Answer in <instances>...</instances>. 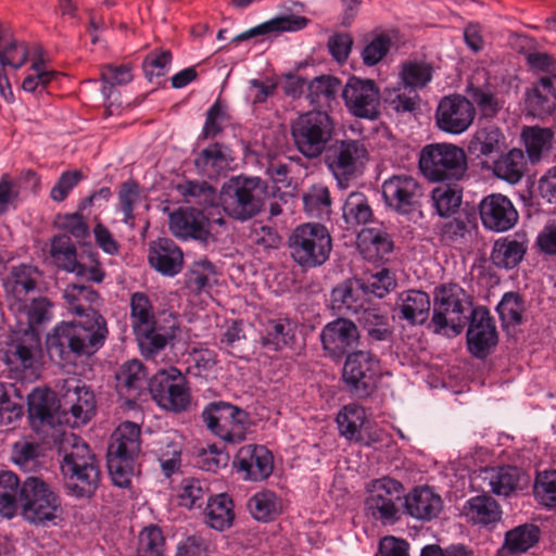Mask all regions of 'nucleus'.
I'll use <instances>...</instances> for the list:
<instances>
[{
	"label": "nucleus",
	"mask_w": 556,
	"mask_h": 556,
	"mask_svg": "<svg viewBox=\"0 0 556 556\" xmlns=\"http://www.w3.org/2000/svg\"><path fill=\"white\" fill-rule=\"evenodd\" d=\"M109 330L103 316L96 321H62L47 334V352L55 363H72L78 357L91 356L100 350Z\"/></svg>",
	"instance_id": "1"
},
{
	"label": "nucleus",
	"mask_w": 556,
	"mask_h": 556,
	"mask_svg": "<svg viewBox=\"0 0 556 556\" xmlns=\"http://www.w3.org/2000/svg\"><path fill=\"white\" fill-rule=\"evenodd\" d=\"M129 306L130 324L141 354L146 359H153L176 337L178 321L173 315L157 320L152 302L143 292L132 293Z\"/></svg>",
	"instance_id": "2"
},
{
	"label": "nucleus",
	"mask_w": 556,
	"mask_h": 556,
	"mask_svg": "<svg viewBox=\"0 0 556 556\" xmlns=\"http://www.w3.org/2000/svg\"><path fill=\"white\" fill-rule=\"evenodd\" d=\"M61 462L64 486L67 492L78 498L90 497L100 484L101 470L96 455L81 439L72 435L71 447L65 446Z\"/></svg>",
	"instance_id": "3"
},
{
	"label": "nucleus",
	"mask_w": 556,
	"mask_h": 556,
	"mask_svg": "<svg viewBox=\"0 0 556 556\" xmlns=\"http://www.w3.org/2000/svg\"><path fill=\"white\" fill-rule=\"evenodd\" d=\"M470 295L458 285L447 283L435 289L430 327L437 334L462 333L472 311Z\"/></svg>",
	"instance_id": "4"
},
{
	"label": "nucleus",
	"mask_w": 556,
	"mask_h": 556,
	"mask_svg": "<svg viewBox=\"0 0 556 556\" xmlns=\"http://www.w3.org/2000/svg\"><path fill=\"white\" fill-rule=\"evenodd\" d=\"M140 427L134 422L121 424L112 434L108 447V469L113 483L129 488L140 453Z\"/></svg>",
	"instance_id": "5"
},
{
	"label": "nucleus",
	"mask_w": 556,
	"mask_h": 556,
	"mask_svg": "<svg viewBox=\"0 0 556 556\" xmlns=\"http://www.w3.org/2000/svg\"><path fill=\"white\" fill-rule=\"evenodd\" d=\"M266 185L258 177H233L224 184L219 203L224 212L240 222L255 217L263 208Z\"/></svg>",
	"instance_id": "6"
},
{
	"label": "nucleus",
	"mask_w": 556,
	"mask_h": 556,
	"mask_svg": "<svg viewBox=\"0 0 556 556\" xmlns=\"http://www.w3.org/2000/svg\"><path fill=\"white\" fill-rule=\"evenodd\" d=\"M418 166L429 181H459L468 169L466 152L448 142L426 144L419 153Z\"/></svg>",
	"instance_id": "7"
},
{
	"label": "nucleus",
	"mask_w": 556,
	"mask_h": 556,
	"mask_svg": "<svg viewBox=\"0 0 556 556\" xmlns=\"http://www.w3.org/2000/svg\"><path fill=\"white\" fill-rule=\"evenodd\" d=\"M334 134V121L326 111L300 114L291 124V136L298 151L306 159L321 156Z\"/></svg>",
	"instance_id": "8"
},
{
	"label": "nucleus",
	"mask_w": 556,
	"mask_h": 556,
	"mask_svg": "<svg viewBox=\"0 0 556 556\" xmlns=\"http://www.w3.org/2000/svg\"><path fill=\"white\" fill-rule=\"evenodd\" d=\"M289 248L295 263L313 268L327 262L332 250V239L324 225L306 223L292 231Z\"/></svg>",
	"instance_id": "9"
},
{
	"label": "nucleus",
	"mask_w": 556,
	"mask_h": 556,
	"mask_svg": "<svg viewBox=\"0 0 556 556\" xmlns=\"http://www.w3.org/2000/svg\"><path fill=\"white\" fill-rule=\"evenodd\" d=\"M42 349L36 329L14 331L4 350L3 361L10 371L33 380L40 375Z\"/></svg>",
	"instance_id": "10"
},
{
	"label": "nucleus",
	"mask_w": 556,
	"mask_h": 556,
	"mask_svg": "<svg viewBox=\"0 0 556 556\" xmlns=\"http://www.w3.org/2000/svg\"><path fill=\"white\" fill-rule=\"evenodd\" d=\"M206 428L227 443H240L245 439L249 428V414L228 402L208 403L201 414Z\"/></svg>",
	"instance_id": "11"
},
{
	"label": "nucleus",
	"mask_w": 556,
	"mask_h": 556,
	"mask_svg": "<svg viewBox=\"0 0 556 556\" xmlns=\"http://www.w3.org/2000/svg\"><path fill=\"white\" fill-rule=\"evenodd\" d=\"M20 506L23 517L37 525L54 520L61 509V501L42 479L28 477L21 486Z\"/></svg>",
	"instance_id": "12"
},
{
	"label": "nucleus",
	"mask_w": 556,
	"mask_h": 556,
	"mask_svg": "<svg viewBox=\"0 0 556 556\" xmlns=\"http://www.w3.org/2000/svg\"><path fill=\"white\" fill-rule=\"evenodd\" d=\"M149 391L157 405L179 413L190 404V392L185 376L176 367L159 370L149 382Z\"/></svg>",
	"instance_id": "13"
},
{
	"label": "nucleus",
	"mask_w": 556,
	"mask_h": 556,
	"mask_svg": "<svg viewBox=\"0 0 556 556\" xmlns=\"http://www.w3.org/2000/svg\"><path fill=\"white\" fill-rule=\"evenodd\" d=\"M60 407L71 427L88 424L97 412L94 392L76 378L64 380L61 388Z\"/></svg>",
	"instance_id": "14"
},
{
	"label": "nucleus",
	"mask_w": 556,
	"mask_h": 556,
	"mask_svg": "<svg viewBox=\"0 0 556 556\" xmlns=\"http://www.w3.org/2000/svg\"><path fill=\"white\" fill-rule=\"evenodd\" d=\"M368 152L359 140H340L327 148L325 163L338 182L343 186L355 178L365 161Z\"/></svg>",
	"instance_id": "15"
},
{
	"label": "nucleus",
	"mask_w": 556,
	"mask_h": 556,
	"mask_svg": "<svg viewBox=\"0 0 556 556\" xmlns=\"http://www.w3.org/2000/svg\"><path fill=\"white\" fill-rule=\"evenodd\" d=\"M365 509L376 520L393 521L399 514L397 503L404 496L403 484L390 477L372 480L367 486Z\"/></svg>",
	"instance_id": "16"
},
{
	"label": "nucleus",
	"mask_w": 556,
	"mask_h": 556,
	"mask_svg": "<svg viewBox=\"0 0 556 556\" xmlns=\"http://www.w3.org/2000/svg\"><path fill=\"white\" fill-rule=\"evenodd\" d=\"M379 372V359L369 351H357L348 355L343 379L356 397H367L376 387Z\"/></svg>",
	"instance_id": "17"
},
{
	"label": "nucleus",
	"mask_w": 556,
	"mask_h": 556,
	"mask_svg": "<svg viewBox=\"0 0 556 556\" xmlns=\"http://www.w3.org/2000/svg\"><path fill=\"white\" fill-rule=\"evenodd\" d=\"M349 112L359 118L375 121L379 117L381 94L374 80L352 77L342 90Z\"/></svg>",
	"instance_id": "18"
},
{
	"label": "nucleus",
	"mask_w": 556,
	"mask_h": 556,
	"mask_svg": "<svg viewBox=\"0 0 556 556\" xmlns=\"http://www.w3.org/2000/svg\"><path fill=\"white\" fill-rule=\"evenodd\" d=\"M384 203L400 214L410 213L422 197V186L408 174L389 177L381 186Z\"/></svg>",
	"instance_id": "19"
},
{
	"label": "nucleus",
	"mask_w": 556,
	"mask_h": 556,
	"mask_svg": "<svg viewBox=\"0 0 556 556\" xmlns=\"http://www.w3.org/2000/svg\"><path fill=\"white\" fill-rule=\"evenodd\" d=\"M476 110L463 96H447L440 100L435 111V124L444 132L460 135L473 123Z\"/></svg>",
	"instance_id": "20"
},
{
	"label": "nucleus",
	"mask_w": 556,
	"mask_h": 556,
	"mask_svg": "<svg viewBox=\"0 0 556 556\" xmlns=\"http://www.w3.org/2000/svg\"><path fill=\"white\" fill-rule=\"evenodd\" d=\"M466 337L468 351L477 358L486 357L497 344L495 323L485 307L478 306L471 311Z\"/></svg>",
	"instance_id": "21"
},
{
	"label": "nucleus",
	"mask_w": 556,
	"mask_h": 556,
	"mask_svg": "<svg viewBox=\"0 0 556 556\" xmlns=\"http://www.w3.org/2000/svg\"><path fill=\"white\" fill-rule=\"evenodd\" d=\"M367 415L364 407L358 404L352 403L344 405L336 417L338 430L341 437L350 442H356L365 446L381 441V431L375 430L374 432L364 433L367 431L365 427Z\"/></svg>",
	"instance_id": "22"
},
{
	"label": "nucleus",
	"mask_w": 556,
	"mask_h": 556,
	"mask_svg": "<svg viewBox=\"0 0 556 556\" xmlns=\"http://www.w3.org/2000/svg\"><path fill=\"white\" fill-rule=\"evenodd\" d=\"M479 212L482 225L496 232L509 230L518 222V212L511 201L500 193L483 198Z\"/></svg>",
	"instance_id": "23"
},
{
	"label": "nucleus",
	"mask_w": 556,
	"mask_h": 556,
	"mask_svg": "<svg viewBox=\"0 0 556 556\" xmlns=\"http://www.w3.org/2000/svg\"><path fill=\"white\" fill-rule=\"evenodd\" d=\"M359 339L357 326L350 319L339 317L324 326L320 340L324 350L332 357H342Z\"/></svg>",
	"instance_id": "24"
},
{
	"label": "nucleus",
	"mask_w": 556,
	"mask_h": 556,
	"mask_svg": "<svg viewBox=\"0 0 556 556\" xmlns=\"http://www.w3.org/2000/svg\"><path fill=\"white\" fill-rule=\"evenodd\" d=\"M233 465L245 480L263 481L274 470V457L263 445H244L238 451Z\"/></svg>",
	"instance_id": "25"
},
{
	"label": "nucleus",
	"mask_w": 556,
	"mask_h": 556,
	"mask_svg": "<svg viewBox=\"0 0 556 556\" xmlns=\"http://www.w3.org/2000/svg\"><path fill=\"white\" fill-rule=\"evenodd\" d=\"M169 230L176 238L206 241L211 236L210 219L200 210L178 208L169 215Z\"/></svg>",
	"instance_id": "26"
},
{
	"label": "nucleus",
	"mask_w": 556,
	"mask_h": 556,
	"mask_svg": "<svg viewBox=\"0 0 556 556\" xmlns=\"http://www.w3.org/2000/svg\"><path fill=\"white\" fill-rule=\"evenodd\" d=\"M303 10V3L290 2V4L283 5L279 15L248 30H243L239 35L260 36L268 35L270 33L300 31L304 29L309 23V20L301 14Z\"/></svg>",
	"instance_id": "27"
},
{
	"label": "nucleus",
	"mask_w": 556,
	"mask_h": 556,
	"mask_svg": "<svg viewBox=\"0 0 556 556\" xmlns=\"http://www.w3.org/2000/svg\"><path fill=\"white\" fill-rule=\"evenodd\" d=\"M28 58L31 60L34 71H39L50 61L47 52L39 45L29 50L24 41L16 40L14 37H0V64L2 66L20 68Z\"/></svg>",
	"instance_id": "28"
},
{
	"label": "nucleus",
	"mask_w": 556,
	"mask_h": 556,
	"mask_svg": "<svg viewBox=\"0 0 556 556\" xmlns=\"http://www.w3.org/2000/svg\"><path fill=\"white\" fill-rule=\"evenodd\" d=\"M148 258L150 265L164 276L173 277L182 269V252L167 238H160L150 243Z\"/></svg>",
	"instance_id": "29"
},
{
	"label": "nucleus",
	"mask_w": 556,
	"mask_h": 556,
	"mask_svg": "<svg viewBox=\"0 0 556 556\" xmlns=\"http://www.w3.org/2000/svg\"><path fill=\"white\" fill-rule=\"evenodd\" d=\"M66 308L71 314L85 317L81 320L85 324L96 321V317L101 316L94 305L99 302V294L90 286L72 283L66 286L63 291Z\"/></svg>",
	"instance_id": "30"
},
{
	"label": "nucleus",
	"mask_w": 556,
	"mask_h": 556,
	"mask_svg": "<svg viewBox=\"0 0 556 556\" xmlns=\"http://www.w3.org/2000/svg\"><path fill=\"white\" fill-rule=\"evenodd\" d=\"M526 106L534 117L552 115L556 111V79L541 77L533 83L526 93Z\"/></svg>",
	"instance_id": "31"
},
{
	"label": "nucleus",
	"mask_w": 556,
	"mask_h": 556,
	"mask_svg": "<svg viewBox=\"0 0 556 556\" xmlns=\"http://www.w3.org/2000/svg\"><path fill=\"white\" fill-rule=\"evenodd\" d=\"M462 514L467 521L483 528H494L502 520V508L495 498L488 494L470 497L463 507Z\"/></svg>",
	"instance_id": "32"
},
{
	"label": "nucleus",
	"mask_w": 556,
	"mask_h": 556,
	"mask_svg": "<svg viewBox=\"0 0 556 556\" xmlns=\"http://www.w3.org/2000/svg\"><path fill=\"white\" fill-rule=\"evenodd\" d=\"M27 402L29 418L34 427L54 426L59 421L56 414L61 410L60 400H56L51 390L36 388L29 393Z\"/></svg>",
	"instance_id": "33"
},
{
	"label": "nucleus",
	"mask_w": 556,
	"mask_h": 556,
	"mask_svg": "<svg viewBox=\"0 0 556 556\" xmlns=\"http://www.w3.org/2000/svg\"><path fill=\"white\" fill-rule=\"evenodd\" d=\"M148 372L140 361L124 363L116 374L117 391L121 396L132 403L139 396L147 382Z\"/></svg>",
	"instance_id": "34"
},
{
	"label": "nucleus",
	"mask_w": 556,
	"mask_h": 556,
	"mask_svg": "<svg viewBox=\"0 0 556 556\" xmlns=\"http://www.w3.org/2000/svg\"><path fill=\"white\" fill-rule=\"evenodd\" d=\"M407 514L415 519L437 518L443 507L442 498L429 486L416 488L405 497Z\"/></svg>",
	"instance_id": "35"
},
{
	"label": "nucleus",
	"mask_w": 556,
	"mask_h": 556,
	"mask_svg": "<svg viewBox=\"0 0 556 556\" xmlns=\"http://www.w3.org/2000/svg\"><path fill=\"white\" fill-rule=\"evenodd\" d=\"M364 282H344L331 292V307L339 315H359L365 303Z\"/></svg>",
	"instance_id": "36"
},
{
	"label": "nucleus",
	"mask_w": 556,
	"mask_h": 556,
	"mask_svg": "<svg viewBox=\"0 0 556 556\" xmlns=\"http://www.w3.org/2000/svg\"><path fill=\"white\" fill-rule=\"evenodd\" d=\"M232 161L230 149L214 142L203 149L194 159L197 169L208 178H216L230 168Z\"/></svg>",
	"instance_id": "37"
},
{
	"label": "nucleus",
	"mask_w": 556,
	"mask_h": 556,
	"mask_svg": "<svg viewBox=\"0 0 556 556\" xmlns=\"http://www.w3.org/2000/svg\"><path fill=\"white\" fill-rule=\"evenodd\" d=\"M488 485L492 493L497 496H509L521 489V483H528V477L515 466H503L484 470Z\"/></svg>",
	"instance_id": "38"
},
{
	"label": "nucleus",
	"mask_w": 556,
	"mask_h": 556,
	"mask_svg": "<svg viewBox=\"0 0 556 556\" xmlns=\"http://www.w3.org/2000/svg\"><path fill=\"white\" fill-rule=\"evenodd\" d=\"M505 137L495 126L478 128L470 137L467 151L477 159H488L502 151Z\"/></svg>",
	"instance_id": "39"
},
{
	"label": "nucleus",
	"mask_w": 556,
	"mask_h": 556,
	"mask_svg": "<svg viewBox=\"0 0 556 556\" xmlns=\"http://www.w3.org/2000/svg\"><path fill=\"white\" fill-rule=\"evenodd\" d=\"M39 277L40 274L35 266L28 264L13 266L4 281L5 291L23 303L27 294L36 290Z\"/></svg>",
	"instance_id": "40"
},
{
	"label": "nucleus",
	"mask_w": 556,
	"mask_h": 556,
	"mask_svg": "<svg viewBox=\"0 0 556 556\" xmlns=\"http://www.w3.org/2000/svg\"><path fill=\"white\" fill-rule=\"evenodd\" d=\"M358 248L366 260L377 262L393 251L394 242L381 228H364L358 233Z\"/></svg>",
	"instance_id": "41"
},
{
	"label": "nucleus",
	"mask_w": 556,
	"mask_h": 556,
	"mask_svg": "<svg viewBox=\"0 0 556 556\" xmlns=\"http://www.w3.org/2000/svg\"><path fill=\"white\" fill-rule=\"evenodd\" d=\"M341 88V81L331 75H321L313 78L307 86V99L316 106V110L326 111L337 103V96Z\"/></svg>",
	"instance_id": "42"
},
{
	"label": "nucleus",
	"mask_w": 556,
	"mask_h": 556,
	"mask_svg": "<svg viewBox=\"0 0 556 556\" xmlns=\"http://www.w3.org/2000/svg\"><path fill=\"white\" fill-rule=\"evenodd\" d=\"M540 534L539 527L532 523L515 527L506 532L504 544L498 549V556H513L526 553L539 542Z\"/></svg>",
	"instance_id": "43"
},
{
	"label": "nucleus",
	"mask_w": 556,
	"mask_h": 556,
	"mask_svg": "<svg viewBox=\"0 0 556 556\" xmlns=\"http://www.w3.org/2000/svg\"><path fill=\"white\" fill-rule=\"evenodd\" d=\"M204 518L212 529L224 531L230 528L235 519L232 500L227 494L208 497L204 509Z\"/></svg>",
	"instance_id": "44"
},
{
	"label": "nucleus",
	"mask_w": 556,
	"mask_h": 556,
	"mask_svg": "<svg viewBox=\"0 0 556 556\" xmlns=\"http://www.w3.org/2000/svg\"><path fill=\"white\" fill-rule=\"evenodd\" d=\"M295 324L288 318L270 319L265 325L262 343L275 351L292 346L295 341Z\"/></svg>",
	"instance_id": "45"
},
{
	"label": "nucleus",
	"mask_w": 556,
	"mask_h": 556,
	"mask_svg": "<svg viewBox=\"0 0 556 556\" xmlns=\"http://www.w3.org/2000/svg\"><path fill=\"white\" fill-rule=\"evenodd\" d=\"M50 255L58 267L76 275L85 274V266L77 261L76 248L68 237L54 236Z\"/></svg>",
	"instance_id": "46"
},
{
	"label": "nucleus",
	"mask_w": 556,
	"mask_h": 556,
	"mask_svg": "<svg viewBox=\"0 0 556 556\" xmlns=\"http://www.w3.org/2000/svg\"><path fill=\"white\" fill-rule=\"evenodd\" d=\"M144 199L146 197L142 194L141 188L136 180L129 179L119 185L117 211L123 214V223L128 227L135 228V211Z\"/></svg>",
	"instance_id": "47"
},
{
	"label": "nucleus",
	"mask_w": 556,
	"mask_h": 556,
	"mask_svg": "<svg viewBox=\"0 0 556 556\" xmlns=\"http://www.w3.org/2000/svg\"><path fill=\"white\" fill-rule=\"evenodd\" d=\"M386 106L397 114L414 113L419 109V94L401 81L396 87L387 88L381 94Z\"/></svg>",
	"instance_id": "48"
},
{
	"label": "nucleus",
	"mask_w": 556,
	"mask_h": 556,
	"mask_svg": "<svg viewBox=\"0 0 556 556\" xmlns=\"http://www.w3.org/2000/svg\"><path fill=\"white\" fill-rule=\"evenodd\" d=\"M430 306L428 293L408 290L402 295L401 317L412 325L424 324L429 317Z\"/></svg>",
	"instance_id": "49"
},
{
	"label": "nucleus",
	"mask_w": 556,
	"mask_h": 556,
	"mask_svg": "<svg viewBox=\"0 0 556 556\" xmlns=\"http://www.w3.org/2000/svg\"><path fill=\"white\" fill-rule=\"evenodd\" d=\"M527 252L525 242L510 238H503L495 241L491 261L496 267L514 268L523 258Z\"/></svg>",
	"instance_id": "50"
},
{
	"label": "nucleus",
	"mask_w": 556,
	"mask_h": 556,
	"mask_svg": "<svg viewBox=\"0 0 556 556\" xmlns=\"http://www.w3.org/2000/svg\"><path fill=\"white\" fill-rule=\"evenodd\" d=\"M493 170L496 177L509 184H517L526 172V161L520 149H513L494 162Z\"/></svg>",
	"instance_id": "51"
},
{
	"label": "nucleus",
	"mask_w": 556,
	"mask_h": 556,
	"mask_svg": "<svg viewBox=\"0 0 556 556\" xmlns=\"http://www.w3.org/2000/svg\"><path fill=\"white\" fill-rule=\"evenodd\" d=\"M20 480L11 471L0 472V515L12 518L20 506Z\"/></svg>",
	"instance_id": "52"
},
{
	"label": "nucleus",
	"mask_w": 556,
	"mask_h": 556,
	"mask_svg": "<svg viewBox=\"0 0 556 556\" xmlns=\"http://www.w3.org/2000/svg\"><path fill=\"white\" fill-rule=\"evenodd\" d=\"M178 505L188 509L201 508L208 500V486L203 480L185 478L177 490Z\"/></svg>",
	"instance_id": "53"
},
{
	"label": "nucleus",
	"mask_w": 556,
	"mask_h": 556,
	"mask_svg": "<svg viewBox=\"0 0 556 556\" xmlns=\"http://www.w3.org/2000/svg\"><path fill=\"white\" fill-rule=\"evenodd\" d=\"M374 217L367 197L362 192H352L343 205V218L351 227L365 225Z\"/></svg>",
	"instance_id": "54"
},
{
	"label": "nucleus",
	"mask_w": 556,
	"mask_h": 556,
	"mask_svg": "<svg viewBox=\"0 0 556 556\" xmlns=\"http://www.w3.org/2000/svg\"><path fill=\"white\" fill-rule=\"evenodd\" d=\"M554 132L549 128L528 127L522 131L526 151L531 162H538L551 149Z\"/></svg>",
	"instance_id": "55"
},
{
	"label": "nucleus",
	"mask_w": 556,
	"mask_h": 556,
	"mask_svg": "<svg viewBox=\"0 0 556 556\" xmlns=\"http://www.w3.org/2000/svg\"><path fill=\"white\" fill-rule=\"evenodd\" d=\"M304 211L311 217H328L331 212V198L329 189L323 185L312 186L303 194Z\"/></svg>",
	"instance_id": "56"
},
{
	"label": "nucleus",
	"mask_w": 556,
	"mask_h": 556,
	"mask_svg": "<svg viewBox=\"0 0 556 556\" xmlns=\"http://www.w3.org/2000/svg\"><path fill=\"white\" fill-rule=\"evenodd\" d=\"M357 320L369 338L376 341H383L390 334L388 316L378 308H364Z\"/></svg>",
	"instance_id": "57"
},
{
	"label": "nucleus",
	"mask_w": 556,
	"mask_h": 556,
	"mask_svg": "<svg viewBox=\"0 0 556 556\" xmlns=\"http://www.w3.org/2000/svg\"><path fill=\"white\" fill-rule=\"evenodd\" d=\"M432 78V67L418 61H409L402 65L400 81L410 89H422Z\"/></svg>",
	"instance_id": "58"
},
{
	"label": "nucleus",
	"mask_w": 556,
	"mask_h": 556,
	"mask_svg": "<svg viewBox=\"0 0 556 556\" xmlns=\"http://www.w3.org/2000/svg\"><path fill=\"white\" fill-rule=\"evenodd\" d=\"M467 93L471 103L476 104L481 115L485 118H493L502 109V103L489 86L479 87L470 84Z\"/></svg>",
	"instance_id": "59"
},
{
	"label": "nucleus",
	"mask_w": 556,
	"mask_h": 556,
	"mask_svg": "<svg viewBox=\"0 0 556 556\" xmlns=\"http://www.w3.org/2000/svg\"><path fill=\"white\" fill-rule=\"evenodd\" d=\"M252 517L258 521H270L279 513L276 495L270 491L257 492L248 502Z\"/></svg>",
	"instance_id": "60"
},
{
	"label": "nucleus",
	"mask_w": 556,
	"mask_h": 556,
	"mask_svg": "<svg viewBox=\"0 0 556 556\" xmlns=\"http://www.w3.org/2000/svg\"><path fill=\"white\" fill-rule=\"evenodd\" d=\"M471 238V229L467 223L457 218L444 223L440 229V240L443 244L464 249Z\"/></svg>",
	"instance_id": "61"
},
{
	"label": "nucleus",
	"mask_w": 556,
	"mask_h": 556,
	"mask_svg": "<svg viewBox=\"0 0 556 556\" xmlns=\"http://www.w3.org/2000/svg\"><path fill=\"white\" fill-rule=\"evenodd\" d=\"M215 275L214 265L207 260L194 262L186 275V286L194 293H200L210 287Z\"/></svg>",
	"instance_id": "62"
},
{
	"label": "nucleus",
	"mask_w": 556,
	"mask_h": 556,
	"mask_svg": "<svg viewBox=\"0 0 556 556\" xmlns=\"http://www.w3.org/2000/svg\"><path fill=\"white\" fill-rule=\"evenodd\" d=\"M533 493L541 505L547 508H556V470L539 473L534 482Z\"/></svg>",
	"instance_id": "63"
},
{
	"label": "nucleus",
	"mask_w": 556,
	"mask_h": 556,
	"mask_svg": "<svg viewBox=\"0 0 556 556\" xmlns=\"http://www.w3.org/2000/svg\"><path fill=\"white\" fill-rule=\"evenodd\" d=\"M164 551L165 539L159 527L150 526L140 532L137 556H163Z\"/></svg>",
	"instance_id": "64"
}]
</instances>
